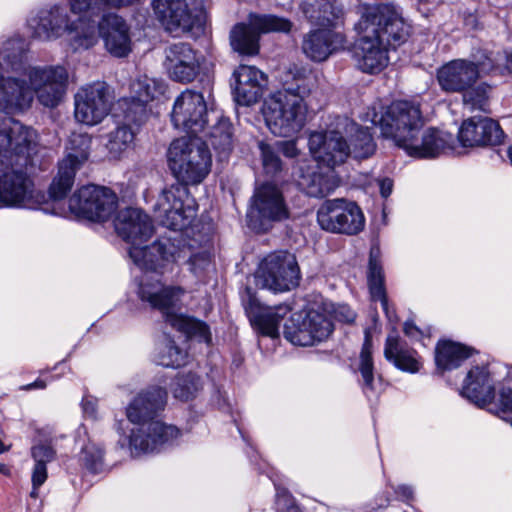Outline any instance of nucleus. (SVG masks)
<instances>
[{
  "label": "nucleus",
  "mask_w": 512,
  "mask_h": 512,
  "mask_svg": "<svg viewBox=\"0 0 512 512\" xmlns=\"http://www.w3.org/2000/svg\"><path fill=\"white\" fill-rule=\"evenodd\" d=\"M167 163L178 183L162 190L154 211L162 225L175 231L183 230L196 217L197 207L189 197L187 186L204 181L211 171L212 156L205 141L189 135L171 142Z\"/></svg>",
  "instance_id": "1"
},
{
  "label": "nucleus",
  "mask_w": 512,
  "mask_h": 512,
  "mask_svg": "<svg viewBox=\"0 0 512 512\" xmlns=\"http://www.w3.org/2000/svg\"><path fill=\"white\" fill-rule=\"evenodd\" d=\"M357 30L361 35L353 48L356 66L365 73L375 74L389 63V48H396L409 36L410 26L402 9L392 3L363 7Z\"/></svg>",
  "instance_id": "2"
},
{
  "label": "nucleus",
  "mask_w": 512,
  "mask_h": 512,
  "mask_svg": "<svg viewBox=\"0 0 512 512\" xmlns=\"http://www.w3.org/2000/svg\"><path fill=\"white\" fill-rule=\"evenodd\" d=\"M308 147L314 160L328 166L343 164L348 156L366 159L376 150L369 129L359 126L346 116H336L326 131L312 132Z\"/></svg>",
  "instance_id": "3"
},
{
  "label": "nucleus",
  "mask_w": 512,
  "mask_h": 512,
  "mask_svg": "<svg viewBox=\"0 0 512 512\" xmlns=\"http://www.w3.org/2000/svg\"><path fill=\"white\" fill-rule=\"evenodd\" d=\"M167 403L166 389L150 387L139 393L126 409L127 418L141 427L130 436V446L138 453L157 450L179 436V429L156 420Z\"/></svg>",
  "instance_id": "4"
},
{
  "label": "nucleus",
  "mask_w": 512,
  "mask_h": 512,
  "mask_svg": "<svg viewBox=\"0 0 512 512\" xmlns=\"http://www.w3.org/2000/svg\"><path fill=\"white\" fill-rule=\"evenodd\" d=\"M183 292L181 287L165 286L157 281L141 283L137 293L141 301L147 302L151 308L160 311L172 328L189 338L210 343L211 333L205 322L174 311Z\"/></svg>",
  "instance_id": "5"
},
{
  "label": "nucleus",
  "mask_w": 512,
  "mask_h": 512,
  "mask_svg": "<svg viewBox=\"0 0 512 512\" xmlns=\"http://www.w3.org/2000/svg\"><path fill=\"white\" fill-rule=\"evenodd\" d=\"M261 112L271 133L279 137H290L305 124L304 100L290 90L278 91L265 98Z\"/></svg>",
  "instance_id": "6"
},
{
  "label": "nucleus",
  "mask_w": 512,
  "mask_h": 512,
  "mask_svg": "<svg viewBox=\"0 0 512 512\" xmlns=\"http://www.w3.org/2000/svg\"><path fill=\"white\" fill-rule=\"evenodd\" d=\"M151 7L156 19L166 31L176 34L203 32L206 11L203 0H152Z\"/></svg>",
  "instance_id": "7"
},
{
  "label": "nucleus",
  "mask_w": 512,
  "mask_h": 512,
  "mask_svg": "<svg viewBox=\"0 0 512 512\" xmlns=\"http://www.w3.org/2000/svg\"><path fill=\"white\" fill-rule=\"evenodd\" d=\"M373 122L379 125L384 138L391 139L401 149L418 136L424 127L419 105L409 101L393 102L379 119H373Z\"/></svg>",
  "instance_id": "8"
},
{
  "label": "nucleus",
  "mask_w": 512,
  "mask_h": 512,
  "mask_svg": "<svg viewBox=\"0 0 512 512\" xmlns=\"http://www.w3.org/2000/svg\"><path fill=\"white\" fill-rule=\"evenodd\" d=\"M258 277L269 290L287 292L299 286L301 271L293 253L278 250L269 253L258 263Z\"/></svg>",
  "instance_id": "9"
},
{
  "label": "nucleus",
  "mask_w": 512,
  "mask_h": 512,
  "mask_svg": "<svg viewBox=\"0 0 512 512\" xmlns=\"http://www.w3.org/2000/svg\"><path fill=\"white\" fill-rule=\"evenodd\" d=\"M317 222L325 231L356 235L363 230L365 217L355 202L337 198L321 204L317 211Z\"/></svg>",
  "instance_id": "10"
},
{
  "label": "nucleus",
  "mask_w": 512,
  "mask_h": 512,
  "mask_svg": "<svg viewBox=\"0 0 512 512\" xmlns=\"http://www.w3.org/2000/svg\"><path fill=\"white\" fill-rule=\"evenodd\" d=\"M92 139L83 133H72L68 140L67 155L58 163V174L49 187L53 200L66 197L74 184L76 171L88 159Z\"/></svg>",
  "instance_id": "11"
},
{
  "label": "nucleus",
  "mask_w": 512,
  "mask_h": 512,
  "mask_svg": "<svg viewBox=\"0 0 512 512\" xmlns=\"http://www.w3.org/2000/svg\"><path fill=\"white\" fill-rule=\"evenodd\" d=\"M329 316L315 309L295 313L284 325V337L293 345L311 346L326 340L333 332Z\"/></svg>",
  "instance_id": "12"
},
{
  "label": "nucleus",
  "mask_w": 512,
  "mask_h": 512,
  "mask_svg": "<svg viewBox=\"0 0 512 512\" xmlns=\"http://www.w3.org/2000/svg\"><path fill=\"white\" fill-rule=\"evenodd\" d=\"M117 195L109 188L84 186L69 199V209L92 221H106L117 209Z\"/></svg>",
  "instance_id": "13"
},
{
  "label": "nucleus",
  "mask_w": 512,
  "mask_h": 512,
  "mask_svg": "<svg viewBox=\"0 0 512 512\" xmlns=\"http://www.w3.org/2000/svg\"><path fill=\"white\" fill-rule=\"evenodd\" d=\"M171 121L175 128L196 136L209 121L207 102L202 93L185 89L174 101Z\"/></svg>",
  "instance_id": "14"
},
{
  "label": "nucleus",
  "mask_w": 512,
  "mask_h": 512,
  "mask_svg": "<svg viewBox=\"0 0 512 512\" xmlns=\"http://www.w3.org/2000/svg\"><path fill=\"white\" fill-rule=\"evenodd\" d=\"M74 100L76 120L92 126L100 123L109 114L113 96L105 82L97 81L81 87Z\"/></svg>",
  "instance_id": "15"
},
{
  "label": "nucleus",
  "mask_w": 512,
  "mask_h": 512,
  "mask_svg": "<svg viewBox=\"0 0 512 512\" xmlns=\"http://www.w3.org/2000/svg\"><path fill=\"white\" fill-rule=\"evenodd\" d=\"M33 95L46 107L57 106L65 94L68 72L63 66L29 68L26 72Z\"/></svg>",
  "instance_id": "16"
},
{
  "label": "nucleus",
  "mask_w": 512,
  "mask_h": 512,
  "mask_svg": "<svg viewBox=\"0 0 512 512\" xmlns=\"http://www.w3.org/2000/svg\"><path fill=\"white\" fill-rule=\"evenodd\" d=\"M310 166L305 161L298 162L294 177L299 188L310 197L321 198L331 194L339 186L334 167L323 162Z\"/></svg>",
  "instance_id": "17"
},
{
  "label": "nucleus",
  "mask_w": 512,
  "mask_h": 512,
  "mask_svg": "<svg viewBox=\"0 0 512 512\" xmlns=\"http://www.w3.org/2000/svg\"><path fill=\"white\" fill-rule=\"evenodd\" d=\"M499 382L492 366H473L463 381L461 395L477 407L485 408L493 402Z\"/></svg>",
  "instance_id": "18"
},
{
  "label": "nucleus",
  "mask_w": 512,
  "mask_h": 512,
  "mask_svg": "<svg viewBox=\"0 0 512 512\" xmlns=\"http://www.w3.org/2000/svg\"><path fill=\"white\" fill-rule=\"evenodd\" d=\"M164 65L169 77L183 84L194 81L200 71L197 51L185 42L171 44L165 49Z\"/></svg>",
  "instance_id": "19"
},
{
  "label": "nucleus",
  "mask_w": 512,
  "mask_h": 512,
  "mask_svg": "<svg viewBox=\"0 0 512 512\" xmlns=\"http://www.w3.org/2000/svg\"><path fill=\"white\" fill-rule=\"evenodd\" d=\"M289 217L288 205L276 183L266 182L258 187V233L269 230L274 223Z\"/></svg>",
  "instance_id": "20"
},
{
  "label": "nucleus",
  "mask_w": 512,
  "mask_h": 512,
  "mask_svg": "<svg viewBox=\"0 0 512 512\" xmlns=\"http://www.w3.org/2000/svg\"><path fill=\"white\" fill-rule=\"evenodd\" d=\"M417 159H434L454 150V136L437 128H427L403 149Z\"/></svg>",
  "instance_id": "21"
},
{
  "label": "nucleus",
  "mask_w": 512,
  "mask_h": 512,
  "mask_svg": "<svg viewBox=\"0 0 512 512\" xmlns=\"http://www.w3.org/2000/svg\"><path fill=\"white\" fill-rule=\"evenodd\" d=\"M478 69L475 63L467 59H454L437 70L440 88L447 93H463L476 84Z\"/></svg>",
  "instance_id": "22"
},
{
  "label": "nucleus",
  "mask_w": 512,
  "mask_h": 512,
  "mask_svg": "<svg viewBox=\"0 0 512 512\" xmlns=\"http://www.w3.org/2000/svg\"><path fill=\"white\" fill-rule=\"evenodd\" d=\"M504 132L498 122L487 117H471L459 128L458 140L463 147L499 145Z\"/></svg>",
  "instance_id": "23"
},
{
  "label": "nucleus",
  "mask_w": 512,
  "mask_h": 512,
  "mask_svg": "<svg viewBox=\"0 0 512 512\" xmlns=\"http://www.w3.org/2000/svg\"><path fill=\"white\" fill-rule=\"evenodd\" d=\"M114 226L118 235L131 246L146 242L154 232L151 218L143 210L133 207L119 211Z\"/></svg>",
  "instance_id": "24"
},
{
  "label": "nucleus",
  "mask_w": 512,
  "mask_h": 512,
  "mask_svg": "<svg viewBox=\"0 0 512 512\" xmlns=\"http://www.w3.org/2000/svg\"><path fill=\"white\" fill-rule=\"evenodd\" d=\"M131 246L129 256L140 269L164 273L175 260L176 247L169 239H160L150 246Z\"/></svg>",
  "instance_id": "25"
},
{
  "label": "nucleus",
  "mask_w": 512,
  "mask_h": 512,
  "mask_svg": "<svg viewBox=\"0 0 512 512\" xmlns=\"http://www.w3.org/2000/svg\"><path fill=\"white\" fill-rule=\"evenodd\" d=\"M72 20L63 6L53 5L41 9L37 17L30 21L33 36L41 40H55L73 27Z\"/></svg>",
  "instance_id": "26"
},
{
  "label": "nucleus",
  "mask_w": 512,
  "mask_h": 512,
  "mask_svg": "<svg viewBox=\"0 0 512 512\" xmlns=\"http://www.w3.org/2000/svg\"><path fill=\"white\" fill-rule=\"evenodd\" d=\"M99 35L107 51L115 57H126L131 52V39L126 22L118 15H103L98 23Z\"/></svg>",
  "instance_id": "27"
},
{
  "label": "nucleus",
  "mask_w": 512,
  "mask_h": 512,
  "mask_svg": "<svg viewBox=\"0 0 512 512\" xmlns=\"http://www.w3.org/2000/svg\"><path fill=\"white\" fill-rule=\"evenodd\" d=\"M345 37L334 29L318 28L310 31L303 40L302 49L313 61L321 62L343 47Z\"/></svg>",
  "instance_id": "28"
},
{
  "label": "nucleus",
  "mask_w": 512,
  "mask_h": 512,
  "mask_svg": "<svg viewBox=\"0 0 512 512\" xmlns=\"http://www.w3.org/2000/svg\"><path fill=\"white\" fill-rule=\"evenodd\" d=\"M33 101V91L25 79L0 77V110L19 113L27 110Z\"/></svg>",
  "instance_id": "29"
},
{
  "label": "nucleus",
  "mask_w": 512,
  "mask_h": 512,
  "mask_svg": "<svg viewBox=\"0 0 512 512\" xmlns=\"http://www.w3.org/2000/svg\"><path fill=\"white\" fill-rule=\"evenodd\" d=\"M300 10L308 22L319 28H335L343 17V8L336 0H303Z\"/></svg>",
  "instance_id": "30"
},
{
  "label": "nucleus",
  "mask_w": 512,
  "mask_h": 512,
  "mask_svg": "<svg viewBox=\"0 0 512 512\" xmlns=\"http://www.w3.org/2000/svg\"><path fill=\"white\" fill-rule=\"evenodd\" d=\"M0 135L6 139L12 152L26 159L36 147V132L13 118H5L2 121Z\"/></svg>",
  "instance_id": "31"
},
{
  "label": "nucleus",
  "mask_w": 512,
  "mask_h": 512,
  "mask_svg": "<svg viewBox=\"0 0 512 512\" xmlns=\"http://www.w3.org/2000/svg\"><path fill=\"white\" fill-rule=\"evenodd\" d=\"M384 356L386 360L404 372L417 373L420 369L417 352L407 347L396 333L388 335L384 347Z\"/></svg>",
  "instance_id": "32"
},
{
  "label": "nucleus",
  "mask_w": 512,
  "mask_h": 512,
  "mask_svg": "<svg viewBox=\"0 0 512 512\" xmlns=\"http://www.w3.org/2000/svg\"><path fill=\"white\" fill-rule=\"evenodd\" d=\"M234 99L237 105L250 107L256 103V69L254 66L240 64L234 71Z\"/></svg>",
  "instance_id": "33"
},
{
  "label": "nucleus",
  "mask_w": 512,
  "mask_h": 512,
  "mask_svg": "<svg viewBox=\"0 0 512 512\" xmlns=\"http://www.w3.org/2000/svg\"><path fill=\"white\" fill-rule=\"evenodd\" d=\"M473 350L461 343L450 340L439 341L435 348V363L439 370H453L462 365Z\"/></svg>",
  "instance_id": "34"
},
{
  "label": "nucleus",
  "mask_w": 512,
  "mask_h": 512,
  "mask_svg": "<svg viewBox=\"0 0 512 512\" xmlns=\"http://www.w3.org/2000/svg\"><path fill=\"white\" fill-rule=\"evenodd\" d=\"M367 281L371 299L373 301L379 300L381 303V307L389 321H394V319H396V316L394 312H391L389 310L388 299L385 291L383 268L378 258V255L375 254L373 250H371L369 256Z\"/></svg>",
  "instance_id": "35"
},
{
  "label": "nucleus",
  "mask_w": 512,
  "mask_h": 512,
  "mask_svg": "<svg viewBox=\"0 0 512 512\" xmlns=\"http://www.w3.org/2000/svg\"><path fill=\"white\" fill-rule=\"evenodd\" d=\"M473 62L480 74L504 75L512 74V50L511 51H480L474 55Z\"/></svg>",
  "instance_id": "36"
},
{
  "label": "nucleus",
  "mask_w": 512,
  "mask_h": 512,
  "mask_svg": "<svg viewBox=\"0 0 512 512\" xmlns=\"http://www.w3.org/2000/svg\"><path fill=\"white\" fill-rule=\"evenodd\" d=\"M230 45L242 56L256 54V16L250 14L249 22L237 23L230 31Z\"/></svg>",
  "instance_id": "37"
},
{
  "label": "nucleus",
  "mask_w": 512,
  "mask_h": 512,
  "mask_svg": "<svg viewBox=\"0 0 512 512\" xmlns=\"http://www.w3.org/2000/svg\"><path fill=\"white\" fill-rule=\"evenodd\" d=\"M72 26L68 29L69 44L74 51L92 48L99 38L96 22L86 17L79 16L72 20Z\"/></svg>",
  "instance_id": "38"
},
{
  "label": "nucleus",
  "mask_w": 512,
  "mask_h": 512,
  "mask_svg": "<svg viewBox=\"0 0 512 512\" xmlns=\"http://www.w3.org/2000/svg\"><path fill=\"white\" fill-rule=\"evenodd\" d=\"M357 369L361 375V380H359V382L361 384L363 393L368 399L376 398L377 390L374 377L372 343L368 336H366L365 341L363 343Z\"/></svg>",
  "instance_id": "39"
},
{
  "label": "nucleus",
  "mask_w": 512,
  "mask_h": 512,
  "mask_svg": "<svg viewBox=\"0 0 512 512\" xmlns=\"http://www.w3.org/2000/svg\"><path fill=\"white\" fill-rule=\"evenodd\" d=\"M216 123L207 134V141L220 154L226 157L232 149V124L228 118L215 116Z\"/></svg>",
  "instance_id": "40"
},
{
  "label": "nucleus",
  "mask_w": 512,
  "mask_h": 512,
  "mask_svg": "<svg viewBox=\"0 0 512 512\" xmlns=\"http://www.w3.org/2000/svg\"><path fill=\"white\" fill-rule=\"evenodd\" d=\"M287 313V307H263L258 302V334H263L271 338L279 336V327Z\"/></svg>",
  "instance_id": "41"
},
{
  "label": "nucleus",
  "mask_w": 512,
  "mask_h": 512,
  "mask_svg": "<svg viewBox=\"0 0 512 512\" xmlns=\"http://www.w3.org/2000/svg\"><path fill=\"white\" fill-rule=\"evenodd\" d=\"M203 388V381L193 372L179 373L173 380L171 391L173 396L183 402L193 400Z\"/></svg>",
  "instance_id": "42"
},
{
  "label": "nucleus",
  "mask_w": 512,
  "mask_h": 512,
  "mask_svg": "<svg viewBox=\"0 0 512 512\" xmlns=\"http://www.w3.org/2000/svg\"><path fill=\"white\" fill-rule=\"evenodd\" d=\"M493 88L487 83L472 86L463 92V103L471 111L490 113Z\"/></svg>",
  "instance_id": "43"
},
{
  "label": "nucleus",
  "mask_w": 512,
  "mask_h": 512,
  "mask_svg": "<svg viewBox=\"0 0 512 512\" xmlns=\"http://www.w3.org/2000/svg\"><path fill=\"white\" fill-rule=\"evenodd\" d=\"M133 140V130L128 125H122L109 133L106 146L112 157H118Z\"/></svg>",
  "instance_id": "44"
},
{
  "label": "nucleus",
  "mask_w": 512,
  "mask_h": 512,
  "mask_svg": "<svg viewBox=\"0 0 512 512\" xmlns=\"http://www.w3.org/2000/svg\"><path fill=\"white\" fill-rule=\"evenodd\" d=\"M159 92V87L154 79L143 77L131 84V97L140 103L148 104Z\"/></svg>",
  "instance_id": "45"
},
{
  "label": "nucleus",
  "mask_w": 512,
  "mask_h": 512,
  "mask_svg": "<svg viewBox=\"0 0 512 512\" xmlns=\"http://www.w3.org/2000/svg\"><path fill=\"white\" fill-rule=\"evenodd\" d=\"M80 461L91 473H99L104 468V452L93 443L86 444L81 451Z\"/></svg>",
  "instance_id": "46"
},
{
  "label": "nucleus",
  "mask_w": 512,
  "mask_h": 512,
  "mask_svg": "<svg viewBox=\"0 0 512 512\" xmlns=\"http://www.w3.org/2000/svg\"><path fill=\"white\" fill-rule=\"evenodd\" d=\"M262 155L263 171L267 176L277 177L283 170V163L279 153L272 145L261 143L258 145Z\"/></svg>",
  "instance_id": "47"
},
{
  "label": "nucleus",
  "mask_w": 512,
  "mask_h": 512,
  "mask_svg": "<svg viewBox=\"0 0 512 512\" xmlns=\"http://www.w3.org/2000/svg\"><path fill=\"white\" fill-rule=\"evenodd\" d=\"M293 24L290 20L276 15H258V34L268 32H290Z\"/></svg>",
  "instance_id": "48"
},
{
  "label": "nucleus",
  "mask_w": 512,
  "mask_h": 512,
  "mask_svg": "<svg viewBox=\"0 0 512 512\" xmlns=\"http://www.w3.org/2000/svg\"><path fill=\"white\" fill-rule=\"evenodd\" d=\"M185 358L186 354L173 341H169L166 350L160 355L159 364L164 367L177 368L185 364Z\"/></svg>",
  "instance_id": "49"
},
{
  "label": "nucleus",
  "mask_w": 512,
  "mask_h": 512,
  "mask_svg": "<svg viewBox=\"0 0 512 512\" xmlns=\"http://www.w3.org/2000/svg\"><path fill=\"white\" fill-rule=\"evenodd\" d=\"M126 104L127 107L125 109V119L128 122L140 125L147 119V104L140 103L132 98H130V100L126 102Z\"/></svg>",
  "instance_id": "50"
},
{
  "label": "nucleus",
  "mask_w": 512,
  "mask_h": 512,
  "mask_svg": "<svg viewBox=\"0 0 512 512\" xmlns=\"http://www.w3.org/2000/svg\"><path fill=\"white\" fill-rule=\"evenodd\" d=\"M275 511L276 512H295L300 507L296 504L295 499L290 492L280 486H275Z\"/></svg>",
  "instance_id": "51"
},
{
  "label": "nucleus",
  "mask_w": 512,
  "mask_h": 512,
  "mask_svg": "<svg viewBox=\"0 0 512 512\" xmlns=\"http://www.w3.org/2000/svg\"><path fill=\"white\" fill-rule=\"evenodd\" d=\"M490 411L493 412L492 409ZM494 413L512 426V389L501 390L499 406L495 409Z\"/></svg>",
  "instance_id": "52"
},
{
  "label": "nucleus",
  "mask_w": 512,
  "mask_h": 512,
  "mask_svg": "<svg viewBox=\"0 0 512 512\" xmlns=\"http://www.w3.org/2000/svg\"><path fill=\"white\" fill-rule=\"evenodd\" d=\"M69 4L71 11L74 14H80L89 11L92 14H97L105 6H107L104 0H69Z\"/></svg>",
  "instance_id": "53"
},
{
  "label": "nucleus",
  "mask_w": 512,
  "mask_h": 512,
  "mask_svg": "<svg viewBox=\"0 0 512 512\" xmlns=\"http://www.w3.org/2000/svg\"><path fill=\"white\" fill-rule=\"evenodd\" d=\"M22 54V42L19 40H8L0 51L2 58L12 65L21 60Z\"/></svg>",
  "instance_id": "54"
},
{
  "label": "nucleus",
  "mask_w": 512,
  "mask_h": 512,
  "mask_svg": "<svg viewBox=\"0 0 512 512\" xmlns=\"http://www.w3.org/2000/svg\"><path fill=\"white\" fill-rule=\"evenodd\" d=\"M31 455L36 464L47 465L56 457V451L50 444L41 443L31 449Z\"/></svg>",
  "instance_id": "55"
},
{
  "label": "nucleus",
  "mask_w": 512,
  "mask_h": 512,
  "mask_svg": "<svg viewBox=\"0 0 512 512\" xmlns=\"http://www.w3.org/2000/svg\"><path fill=\"white\" fill-rule=\"evenodd\" d=\"M243 303L247 317L253 329H256V300L251 288L247 287L243 296Z\"/></svg>",
  "instance_id": "56"
},
{
  "label": "nucleus",
  "mask_w": 512,
  "mask_h": 512,
  "mask_svg": "<svg viewBox=\"0 0 512 512\" xmlns=\"http://www.w3.org/2000/svg\"><path fill=\"white\" fill-rule=\"evenodd\" d=\"M272 146L287 158H296L300 153L295 140L276 141Z\"/></svg>",
  "instance_id": "57"
},
{
  "label": "nucleus",
  "mask_w": 512,
  "mask_h": 512,
  "mask_svg": "<svg viewBox=\"0 0 512 512\" xmlns=\"http://www.w3.org/2000/svg\"><path fill=\"white\" fill-rule=\"evenodd\" d=\"M391 489L394 492L396 500L402 501L406 504H410L414 501L415 493L412 486L399 484L397 486H391Z\"/></svg>",
  "instance_id": "58"
},
{
  "label": "nucleus",
  "mask_w": 512,
  "mask_h": 512,
  "mask_svg": "<svg viewBox=\"0 0 512 512\" xmlns=\"http://www.w3.org/2000/svg\"><path fill=\"white\" fill-rule=\"evenodd\" d=\"M47 479V468L46 465L36 464L32 473V484L35 487H40Z\"/></svg>",
  "instance_id": "59"
},
{
  "label": "nucleus",
  "mask_w": 512,
  "mask_h": 512,
  "mask_svg": "<svg viewBox=\"0 0 512 512\" xmlns=\"http://www.w3.org/2000/svg\"><path fill=\"white\" fill-rule=\"evenodd\" d=\"M335 316L337 319L345 323H352L356 318L355 312L347 305L338 306L335 309Z\"/></svg>",
  "instance_id": "60"
},
{
  "label": "nucleus",
  "mask_w": 512,
  "mask_h": 512,
  "mask_svg": "<svg viewBox=\"0 0 512 512\" xmlns=\"http://www.w3.org/2000/svg\"><path fill=\"white\" fill-rule=\"evenodd\" d=\"M406 336L412 340H420L423 336V331L419 329L412 321H406L403 327Z\"/></svg>",
  "instance_id": "61"
},
{
  "label": "nucleus",
  "mask_w": 512,
  "mask_h": 512,
  "mask_svg": "<svg viewBox=\"0 0 512 512\" xmlns=\"http://www.w3.org/2000/svg\"><path fill=\"white\" fill-rule=\"evenodd\" d=\"M380 194L383 198H387L391 195L393 190V181L390 178H382L377 180Z\"/></svg>",
  "instance_id": "62"
},
{
  "label": "nucleus",
  "mask_w": 512,
  "mask_h": 512,
  "mask_svg": "<svg viewBox=\"0 0 512 512\" xmlns=\"http://www.w3.org/2000/svg\"><path fill=\"white\" fill-rule=\"evenodd\" d=\"M255 205H256V190L254 191L253 195L250 198V208L246 214V222H247L248 227H250L251 229H254L256 227V222L254 220Z\"/></svg>",
  "instance_id": "63"
},
{
  "label": "nucleus",
  "mask_w": 512,
  "mask_h": 512,
  "mask_svg": "<svg viewBox=\"0 0 512 512\" xmlns=\"http://www.w3.org/2000/svg\"><path fill=\"white\" fill-rule=\"evenodd\" d=\"M82 407H83V410L84 412L93 417L95 416V413H96V402L94 399L92 398H84L82 400Z\"/></svg>",
  "instance_id": "64"
}]
</instances>
